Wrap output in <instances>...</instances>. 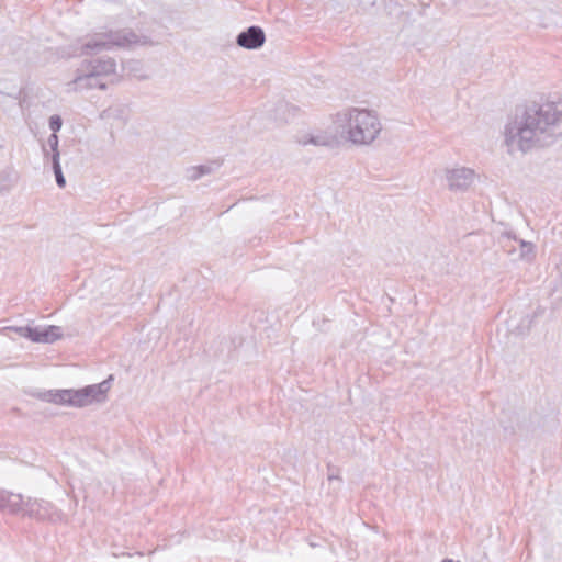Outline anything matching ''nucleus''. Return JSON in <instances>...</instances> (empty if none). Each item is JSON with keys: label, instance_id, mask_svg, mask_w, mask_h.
Returning <instances> with one entry per match:
<instances>
[{"label": "nucleus", "instance_id": "412c9836", "mask_svg": "<svg viewBox=\"0 0 562 562\" xmlns=\"http://www.w3.org/2000/svg\"><path fill=\"white\" fill-rule=\"evenodd\" d=\"M43 151H44V155H45V156H47V155H48V153H47V150H46V148H45V147L43 148Z\"/></svg>", "mask_w": 562, "mask_h": 562}, {"label": "nucleus", "instance_id": "2eb2a0df", "mask_svg": "<svg viewBox=\"0 0 562 562\" xmlns=\"http://www.w3.org/2000/svg\"><path fill=\"white\" fill-rule=\"evenodd\" d=\"M519 256L518 258L526 262H532L536 258V246L531 241L519 239Z\"/></svg>", "mask_w": 562, "mask_h": 562}, {"label": "nucleus", "instance_id": "9d476101", "mask_svg": "<svg viewBox=\"0 0 562 562\" xmlns=\"http://www.w3.org/2000/svg\"><path fill=\"white\" fill-rule=\"evenodd\" d=\"M543 314L544 308L541 307L540 305H537L535 308L525 313L524 315L518 316L517 314H515L514 316H512L508 326L510 330L516 335H525L531 329L536 321L539 317L543 316Z\"/></svg>", "mask_w": 562, "mask_h": 562}, {"label": "nucleus", "instance_id": "20e7f679", "mask_svg": "<svg viewBox=\"0 0 562 562\" xmlns=\"http://www.w3.org/2000/svg\"><path fill=\"white\" fill-rule=\"evenodd\" d=\"M145 37H139L131 30H116L94 33L81 47V55L98 54L115 47L126 48L145 45Z\"/></svg>", "mask_w": 562, "mask_h": 562}, {"label": "nucleus", "instance_id": "7ed1b4c3", "mask_svg": "<svg viewBox=\"0 0 562 562\" xmlns=\"http://www.w3.org/2000/svg\"><path fill=\"white\" fill-rule=\"evenodd\" d=\"M110 376L98 384L87 385L82 389L48 390L40 393L38 397L47 403L81 408L92 404L103 403L111 387Z\"/></svg>", "mask_w": 562, "mask_h": 562}, {"label": "nucleus", "instance_id": "f03ea898", "mask_svg": "<svg viewBox=\"0 0 562 562\" xmlns=\"http://www.w3.org/2000/svg\"><path fill=\"white\" fill-rule=\"evenodd\" d=\"M333 128L337 130L344 143L369 146L379 138L382 123L375 111L349 106L333 115Z\"/></svg>", "mask_w": 562, "mask_h": 562}, {"label": "nucleus", "instance_id": "4468645a", "mask_svg": "<svg viewBox=\"0 0 562 562\" xmlns=\"http://www.w3.org/2000/svg\"><path fill=\"white\" fill-rule=\"evenodd\" d=\"M16 172L12 168L0 171V193L10 191L16 182Z\"/></svg>", "mask_w": 562, "mask_h": 562}, {"label": "nucleus", "instance_id": "6e6552de", "mask_svg": "<svg viewBox=\"0 0 562 562\" xmlns=\"http://www.w3.org/2000/svg\"><path fill=\"white\" fill-rule=\"evenodd\" d=\"M67 87L69 91L81 92L94 88L104 90L106 85L103 79L95 77L93 72L80 66L76 71V77L67 83Z\"/></svg>", "mask_w": 562, "mask_h": 562}, {"label": "nucleus", "instance_id": "39448f33", "mask_svg": "<svg viewBox=\"0 0 562 562\" xmlns=\"http://www.w3.org/2000/svg\"><path fill=\"white\" fill-rule=\"evenodd\" d=\"M476 173L468 167H454L446 169L445 180L452 192H465L474 183Z\"/></svg>", "mask_w": 562, "mask_h": 562}, {"label": "nucleus", "instance_id": "0eeeda50", "mask_svg": "<svg viewBox=\"0 0 562 562\" xmlns=\"http://www.w3.org/2000/svg\"><path fill=\"white\" fill-rule=\"evenodd\" d=\"M14 330L21 336L41 344H52L63 336L61 328L54 325L46 327H18Z\"/></svg>", "mask_w": 562, "mask_h": 562}, {"label": "nucleus", "instance_id": "9b49d317", "mask_svg": "<svg viewBox=\"0 0 562 562\" xmlns=\"http://www.w3.org/2000/svg\"><path fill=\"white\" fill-rule=\"evenodd\" d=\"M85 69L98 78L103 79L110 75H114L116 70V63L113 58H94V59H86L81 63Z\"/></svg>", "mask_w": 562, "mask_h": 562}, {"label": "nucleus", "instance_id": "dca6fc26", "mask_svg": "<svg viewBox=\"0 0 562 562\" xmlns=\"http://www.w3.org/2000/svg\"><path fill=\"white\" fill-rule=\"evenodd\" d=\"M213 171L211 166L200 165L192 166L187 169V178L191 181H195L205 175H210Z\"/></svg>", "mask_w": 562, "mask_h": 562}, {"label": "nucleus", "instance_id": "f8f14e48", "mask_svg": "<svg viewBox=\"0 0 562 562\" xmlns=\"http://www.w3.org/2000/svg\"><path fill=\"white\" fill-rule=\"evenodd\" d=\"M266 41L265 32L259 26H250L238 34L236 43L246 49H258Z\"/></svg>", "mask_w": 562, "mask_h": 562}, {"label": "nucleus", "instance_id": "ddd939ff", "mask_svg": "<svg viewBox=\"0 0 562 562\" xmlns=\"http://www.w3.org/2000/svg\"><path fill=\"white\" fill-rule=\"evenodd\" d=\"M25 502L21 494L11 492H0V510H5L10 514H21L25 510Z\"/></svg>", "mask_w": 562, "mask_h": 562}, {"label": "nucleus", "instance_id": "f257e3e1", "mask_svg": "<svg viewBox=\"0 0 562 562\" xmlns=\"http://www.w3.org/2000/svg\"><path fill=\"white\" fill-rule=\"evenodd\" d=\"M562 133V101L532 104L504 126V145L509 155L526 154L550 144Z\"/></svg>", "mask_w": 562, "mask_h": 562}, {"label": "nucleus", "instance_id": "6ab92c4d", "mask_svg": "<svg viewBox=\"0 0 562 562\" xmlns=\"http://www.w3.org/2000/svg\"><path fill=\"white\" fill-rule=\"evenodd\" d=\"M63 121L59 115H52L49 117V128L53 131V134H57V132L61 128Z\"/></svg>", "mask_w": 562, "mask_h": 562}, {"label": "nucleus", "instance_id": "1a4fd4ad", "mask_svg": "<svg viewBox=\"0 0 562 562\" xmlns=\"http://www.w3.org/2000/svg\"><path fill=\"white\" fill-rule=\"evenodd\" d=\"M299 143L302 145H315L333 147L342 143L339 133L333 128V124L327 131H316L313 133L304 134L299 137Z\"/></svg>", "mask_w": 562, "mask_h": 562}, {"label": "nucleus", "instance_id": "a211bd4d", "mask_svg": "<svg viewBox=\"0 0 562 562\" xmlns=\"http://www.w3.org/2000/svg\"><path fill=\"white\" fill-rule=\"evenodd\" d=\"M58 144H59V140H58L57 134H50L47 139V146L52 150V158L55 157V155H56L57 161H59V157H60V154L58 150Z\"/></svg>", "mask_w": 562, "mask_h": 562}, {"label": "nucleus", "instance_id": "f3484780", "mask_svg": "<svg viewBox=\"0 0 562 562\" xmlns=\"http://www.w3.org/2000/svg\"><path fill=\"white\" fill-rule=\"evenodd\" d=\"M53 170L56 178V183L59 188H64L66 186V179L63 175L60 161H57V157H53Z\"/></svg>", "mask_w": 562, "mask_h": 562}, {"label": "nucleus", "instance_id": "423d86ee", "mask_svg": "<svg viewBox=\"0 0 562 562\" xmlns=\"http://www.w3.org/2000/svg\"><path fill=\"white\" fill-rule=\"evenodd\" d=\"M23 516L41 520L47 519L50 521H60L64 517L63 513L57 509L50 502L32 498L26 499Z\"/></svg>", "mask_w": 562, "mask_h": 562}, {"label": "nucleus", "instance_id": "aec40b11", "mask_svg": "<svg viewBox=\"0 0 562 562\" xmlns=\"http://www.w3.org/2000/svg\"><path fill=\"white\" fill-rule=\"evenodd\" d=\"M328 480L331 481V480H339V476L338 475H335V474H329L328 475Z\"/></svg>", "mask_w": 562, "mask_h": 562}]
</instances>
